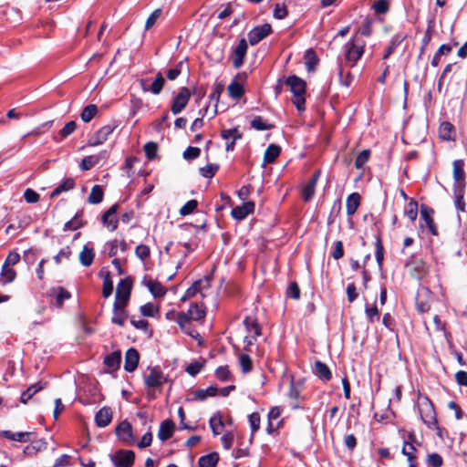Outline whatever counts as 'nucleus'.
I'll use <instances>...</instances> for the list:
<instances>
[{
  "label": "nucleus",
  "mask_w": 467,
  "mask_h": 467,
  "mask_svg": "<svg viewBox=\"0 0 467 467\" xmlns=\"http://www.w3.org/2000/svg\"><path fill=\"white\" fill-rule=\"evenodd\" d=\"M240 78L238 75L228 86L227 91L229 96L234 99H239L243 97L244 90L243 85L237 81Z\"/></svg>",
  "instance_id": "5701e85b"
},
{
  "label": "nucleus",
  "mask_w": 467,
  "mask_h": 467,
  "mask_svg": "<svg viewBox=\"0 0 467 467\" xmlns=\"http://www.w3.org/2000/svg\"><path fill=\"white\" fill-rule=\"evenodd\" d=\"M284 83L289 88L293 93L294 99L293 103L298 111H304L306 109V84L301 78L292 75L284 79Z\"/></svg>",
  "instance_id": "f257e3e1"
},
{
  "label": "nucleus",
  "mask_w": 467,
  "mask_h": 467,
  "mask_svg": "<svg viewBox=\"0 0 467 467\" xmlns=\"http://www.w3.org/2000/svg\"><path fill=\"white\" fill-rule=\"evenodd\" d=\"M244 325L248 333V336L244 338V342L247 346H251L261 335V327L257 320L252 317H246L244 320Z\"/></svg>",
  "instance_id": "0eeeda50"
},
{
  "label": "nucleus",
  "mask_w": 467,
  "mask_h": 467,
  "mask_svg": "<svg viewBox=\"0 0 467 467\" xmlns=\"http://www.w3.org/2000/svg\"><path fill=\"white\" fill-rule=\"evenodd\" d=\"M319 175H320V172L317 171L313 175L311 180L303 188L302 196H303L304 201L308 202L314 196L316 186H317V182L318 181Z\"/></svg>",
  "instance_id": "aec40b11"
},
{
  "label": "nucleus",
  "mask_w": 467,
  "mask_h": 467,
  "mask_svg": "<svg viewBox=\"0 0 467 467\" xmlns=\"http://www.w3.org/2000/svg\"><path fill=\"white\" fill-rule=\"evenodd\" d=\"M16 276V271L8 265H3L2 271H1V278L0 282L3 285H6L8 283H11L15 280Z\"/></svg>",
  "instance_id": "f704fd0d"
},
{
  "label": "nucleus",
  "mask_w": 467,
  "mask_h": 467,
  "mask_svg": "<svg viewBox=\"0 0 467 467\" xmlns=\"http://www.w3.org/2000/svg\"><path fill=\"white\" fill-rule=\"evenodd\" d=\"M254 211V202H246L240 206H236L232 210V216L240 221L244 220L246 216L253 213Z\"/></svg>",
  "instance_id": "4468645a"
},
{
  "label": "nucleus",
  "mask_w": 467,
  "mask_h": 467,
  "mask_svg": "<svg viewBox=\"0 0 467 467\" xmlns=\"http://www.w3.org/2000/svg\"><path fill=\"white\" fill-rule=\"evenodd\" d=\"M147 286H148L149 290L150 291V293L155 297H161L166 294V290L163 287V285L157 281H152V280L148 281Z\"/></svg>",
  "instance_id": "58836bf2"
},
{
  "label": "nucleus",
  "mask_w": 467,
  "mask_h": 467,
  "mask_svg": "<svg viewBox=\"0 0 467 467\" xmlns=\"http://www.w3.org/2000/svg\"><path fill=\"white\" fill-rule=\"evenodd\" d=\"M216 164H207L204 167L200 168V173L205 178H212L218 170Z\"/></svg>",
  "instance_id": "6e6d98bb"
},
{
  "label": "nucleus",
  "mask_w": 467,
  "mask_h": 467,
  "mask_svg": "<svg viewBox=\"0 0 467 467\" xmlns=\"http://www.w3.org/2000/svg\"><path fill=\"white\" fill-rule=\"evenodd\" d=\"M453 126L447 121L442 122L439 128L440 137L444 140H450L452 139Z\"/></svg>",
  "instance_id": "79ce46f5"
},
{
  "label": "nucleus",
  "mask_w": 467,
  "mask_h": 467,
  "mask_svg": "<svg viewBox=\"0 0 467 467\" xmlns=\"http://www.w3.org/2000/svg\"><path fill=\"white\" fill-rule=\"evenodd\" d=\"M280 152L281 149L279 146L270 144L265 151L264 161L266 163H273L280 155Z\"/></svg>",
  "instance_id": "2f4dec72"
},
{
  "label": "nucleus",
  "mask_w": 467,
  "mask_h": 467,
  "mask_svg": "<svg viewBox=\"0 0 467 467\" xmlns=\"http://www.w3.org/2000/svg\"><path fill=\"white\" fill-rule=\"evenodd\" d=\"M314 373L321 379L328 381L332 378L329 368L321 361L315 362Z\"/></svg>",
  "instance_id": "bb28decb"
},
{
  "label": "nucleus",
  "mask_w": 467,
  "mask_h": 467,
  "mask_svg": "<svg viewBox=\"0 0 467 467\" xmlns=\"http://www.w3.org/2000/svg\"><path fill=\"white\" fill-rule=\"evenodd\" d=\"M218 462L219 454L214 451L200 457L198 465L199 467H215Z\"/></svg>",
  "instance_id": "c756f323"
},
{
  "label": "nucleus",
  "mask_w": 467,
  "mask_h": 467,
  "mask_svg": "<svg viewBox=\"0 0 467 467\" xmlns=\"http://www.w3.org/2000/svg\"><path fill=\"white\" fill-rule=\"evenodd\" d=\"M99 160H100V156L99 155L87 156V157L82 159V161H81V162L79 164V168H80L81 171H88L92 167H94L96 164H98Z\"/></svg>",
  "instance_id": "ea45409f"
},
{
  "label": "nucleus",
  "mask_w": 467,
  "mask_h": 467,
  "mask_svg": "<svg viewBox=\"0 0 467 467\" xmlns=\"http://www.w3.org/2000/svg\"><path fill=\"white\" fill-rule=\"evenodd\" d=\"M419 411L424 424L429 428L437 426L436 413L433 404L428 398H424L419 403Z\"/></svg>",
  "instance_id": "7ed1b4c3"
},
{
  "label": "nucleus",
  "mask_w": 467,
  "mask_h": 467,
  "mask_svg": "<svg viewBox=\"0 0 467 467\" xmlns=\"http://www.w3.org/2000/svg\"><path fill=\"white\" fill-rule=\"evenodd\" d=\"M406 216L411 221H415L418 215V205L415 202H410L405 208Z\"/></svg>",
  "instance_id": "8fccbe9b"
},
{
  "label": "nucleus",
  "mask_w": 467,
  "mask_h": 467,
  "mask_svg": "<svg viewBox=\"0 0 467 467\" xmlns=\"http://www.w3.org/2000/svg\"><path fill=\"white\" fill-rule=\"evenodd\" d=\"M98 113V107L94 104L86 106L81 112V119L84 122H89Z\"/></svg>",
  "instance_id": "37998d69"
},
{
  "label": "nucleus",
  "mask_w": 467,
  "mask_h": 467,
  "mask_svg": "<svg viewBox=\"0 0 467 467\" xmlns=\"http://www.w3.org/2000/svg\"><path fill=\"white\" fill-rule=\"evenodd\" d=\"M174 429L175 424L171 420H163L160 425L158 438L162 441H167L173 435Z\"/></svg>",
  "instance_id": "6ab92c4d"
},
{
  "label": "nucleus",
  "mask_w": 467,
  "mask_h": 467,
  "mask_svg": "<svg viewBox=\"0 0 467 467\" xmlns=\"http://www.w3.org/2000/svg\"><path fill=\"white\" fill-rule=\"evenodd\" d=\"M135 454L130 450H119L110 455L115 467H131L134 463Z\"/></svg>",
  "instance_id": "39448f33"
},
{
  "label": "nucleus",
  "mask_w": 467,
  "mask_h": 467,
  "mask_svg": "<svg viewBox=\"0 0 467 467\" xmlns=\"http://www.w3.org/2000/svg\"><path fill=\"white\" fill-rule=\"evenodd\" d=\"M121 361L120 351H114L110 355H108L104 359V364L108 368L112 371L117 370L119 368Z\"/></svg>",
  "instance_id": "cd10ccee"
},
{
  "label": "nucleus",
  "mask_w": 467,
  "mask_h": 467,
  "mask_svg": "<svg viewBox=\"0 0 467 467\" xmlns=\"http://www.w3.org/2000/svg\"><path fill=\"white\" fill-rule=\"evenodd\" d=\"M344 52L346 60L354 66L364 53V44L356 39H350L345 44Z\"/></svg>",
  "instance_id": "20e7f679"
},
{
  "label": "nucleus",
  "mask_w": 467,
  "mask_h": 467,
  "mask_svg": "<svg viewBox=\"0 0 467 467\" xmlns=\"http://www.w3.org/2000/svg\"><path fill=\"white\" fill-rule=\"evenodd\" d=\"M202 280L195 281L184 293V295L182 296L181 301L186 302L187 300L191 299L192 297L195 296L197 293L201 291L202 287Z\"/></svg>",
  "instance_id": "e433bc0d"
},
{
  "label": "nucleus",
  "mask_w": 467,
  "mask_h": 467,
  "mask_svg": "<svg viewBox=\"0 0 467 467\" xmlns=\"http://www.w3.org/2000/svg\"><path fill=\"white\" fill-rule=\"evenodd\" d=\"M210 427L214 436L220 433L219 428L223 426L222 416L220 413L214 414L209 420Z\"/></svg>",
  "instance_id": "c03bdc74"
},
{
  "label": "nucleus",
  "mask_w": 467,
  "mask_h": 467,
  "mask_svg": "<svg viewBox=\"0 0 467 467\" xmlns=\"http://www.w3.org/2000/svg\"><path fill=\"white\" fill-rule=\"evenodd\" d=\"M143 381L148 389V395L153 399L155 398L154 390L166 383L167 377L159 367H152L143 374Z\"/></svg>",
  "instance_id": "f03ea898"
},
{
  "label": "nucleus",
  "mask_w": 467,
  "mask_h": 467,
  "mask_svg": "<svg viewBox=\"0 0 467 467\" xmlns=\"http://www.w3.org/2000/svg\"><path fill=\"white\" fill-rule=\"evenodd\" d=\"M248 45L244 38H242L234 50L233 54V65L235 68H240L247 53Z\"/></svg>",
  "instance_id": "f8f14e48"
},
{
  "label": "nucleus",
  "mask_w": 467,
  "mask_h": 467,
  "mask_svg": "<svg viewBox=\"0 0 467 467\" xmlns=\"http://www.w3.org/2000/svg\"><path fill=\"white\" fill-rule=\"evenodd\" d=\"M116 435L118 438L126 444H133L134 437L132 433V426L127 421H121L116 428Z\"/></svg>",
  "instance_id": "9b49d317"
},
{
  "label": "nucleus",
  "mask_w": 467,
  "mask_h": 467,
  "mask_svg": "<svg viewBox=\"0 0 467 467\" xmlns=\"http://www.w3.org/2000/svg\"><path fill=\"white\" fill-rule=\"evenodd\" d=\"M216 378L221 381H227L230 379V371L227 366H221L215 370Z\"/></svg>",
  "instance_id": "052dcab7"
},
{
  "label": "nucleus",
  "mask_w": 467,
  "mask_h": 467,
  "mask_svg": "<svg viewBox=\"0 0 467 467\" xmlns=\"http://www.w3.org/2000/svg\"><path fill=\"white\" fill-rule=\"evenodd\" d=\"M33 432L28 431H20V432H12L11 431H1V436L8 439L10 441H16L19 442H27L30 441Z\"/></svg>",
  "instance_id": "412c9836"
},
{
  "label": "nucleus",
  "mask_w": 467,
  "mask_h": 467,
  "mask_svg": "<svg viewBox=\"0 0 467 467\" xmlns=\"http://www.w3.org/2000/svg\"><path fill=\"white\" fill-rule=\"evenodd\" d=\"M217 393V389L215 387H209L206 389H197L194 392V397L196 400H204L207 397H213Z\"/></svg>",
  "instance_id": "49530a36"
},
{
  "label": "nucleus",
  "mask_w": 467,
  "mask_h": 467,
  "mask_svg": "<svg viewBox=\"0 0 467 467\" xmlns=\"http://www.w3.org/2000/svg\"><path fill=\"white\" fill-rule=\"evenodd\" d=\"M221 136L226 140H229L230 139L236 140L241 138V134L237 129L223 130Z\"/></svg>",
  "instance_id": "69168bd1"
},
{
  "label": "nucleus",
  "mask_w": 467,
  "mask_h": 467,
  "mask_svg": "<svg viewBox=\"0 0 467 467\" xmlns=\"http://www.w3.org/2000/svg\"><path fill=\"white\" fill-rule=\"evenodd\" d=\"M49 296H52L56 298L57 306L58 307L62 306L64 301L70 298L71 296L70 293L61 286L53 287L49 291Z\"/></svg>",
  "instance_id": "a878e982"
},
{
  "label": "nucleus",
  "mask_w": 467,
  "mask_h": 467,
  "mask_svg": "<svg viewBox=\"0 0 467 467\" xmlns=\"http://www.w3.org/2000/svg\"><path fill=\"white\" fill-rule=\"evenodd\" d=\"M415 441V435L414 433H410L408 437V441H404L403 447H402V453L407 456L408 462L415 461V452L416 448L413 445V442Z\"/></svg>",
  "instance_id": "4be33fe9"
},
{
  "label": "nucleus",
  "mask_w": 467,
  "mask_h": 467,
  "mask_svg": "<svg viewBox=\"0 0 467 467\" xmlns=\"http://www.w3.org/2000/svg\"><path fill=\"white\" fill-rule=\"evenodd\" d=\"M74 187V180L72 178H67L52 191L50 197L55 198L58 196L61 192L72 190Z\"/></svg>",
  "instance_id": "7c9ffc66"
},
{
  "label": "nucleus",
  "mask_w": 467,
  "mask_h": 467,
  "mask_svg": "<svg viewBox=\"0 0 467 467\" xmlns=\"http://www.w3.org/2000/svg\"><path fill=\"white\" fill-rule=\"evenodd\" d=\"M239 364L244 373H248L252 370V359L247 354H241L239 356Z\"/></svg>",
  "instance_id": "09e8293b"
},
{
  "label": "nucleus",
  "mask_w": 467,
  "mask_h": 467,
  "mask_svg": "<svg viewBox=\"0 0 467 467\" xmlns=\"http://www.w3.org/2000/svg\"><path fill=\"white\" fill-rule=\"evenodd\" d=\"M251 127L256 130H267L272 128V126L265 123L260 116H257L252 119Z\"/></svg>",
  "instance_id": "603ef678"
},
{
  "label": "nucleus",
  "mask_w": 467,
  "mask_h": 467,
  "mask_svg": "<svg viewBox=\"0 0 467 467\" xmlns=\"http://www.w3.org/2000/svg\"><path fill=\"white\" fill-rule=\"evenodd\" d=\"M427 462L432 467H441L443 463L442 458L438 453H431L428 455Z\"/></svg>",
  "instance_id": "774afa93"
},
{
  "label": "nucleus",
  "mask_w": 467,
  "mask_h": 467,
  "mask_svg": "<svg viewBox=\"0 0 467 467\" xmlns=\"http://www.w3.org/2000/svg\"><path fill=\"white\" fill-rule=\"evenodd\" d=\"M306 66L308 71H314L317 63V58L315 52L307 50L306 53Z\"/></svg>",
  "instance_id": "3c124183"
},
{
  "label": "nucleus",
  "mask_w": 467,
  "mask_h": 467,
  "mask_svg": "<svg viewBox=\"0 0 467 467\" xmlns=\"http://www.w3.org/2000/svg\"><path fill=\"white\" fill-rule=\"evenodd\" d=\"M111 420L112 410L109 407H103L96 413L95 421L96 424L100 428L108 426L111 422Z\"/></svg>",
  "instance_id": "a211bd4d"
},
{
  "label": "nucleus",
  "mask_w": 467,
  "mask_h": 467,
  "mask_svg": "<svg viewBox=\"0 0 467 467\" xmlns=\"http://www.w3.org/2000/svg\"><path fill=\"white\" fill-rule=\"evenodd\" d=\"M192 96V92L188 88H182L179 93L174 97L171 106V111L172 114L177 115L181 113L184 108L187 106Z\"/></svg>",
  "instance_id": "423d86ee"
},
{
  "label": "nucleus",
  "mask_w": 467,
  "mask_h": 467,
  "mask_svg": "<svg viewBox=\"0 0 467 467\" xmlns=\"http://www.w3.org/2000/svg\"><path fill=\"white\" fill-rule=\"evenodd\" d=\"M451 51V47L447 44L441 45L436 53L434 54L432 59H431V66L432 67H438L441 61V56L448 55Z\"/></svg>",
  "instance_id": "4c0bfd02"
},
{
  "label": "nucleus",
  "mask_w": 467,
  "mask_h": 467,
  "mask_svg": "<svg viewBox=\"0 0 467 467\" xmlns=\"http://www.w3.org/2000/svg\"><path fill=\"white\" fill-rule=\"evenodd\" d=\"M191 320H201L205 316V311L202 306L198 304H192L187 312Z\"/></svg>",
  "instance_id": "c9c22d12"
},
{
  "label": "nucleus",
  "mask_w": 467,
  "mask_h": 467,
  "mask_svg": "<svg viewBox=\"0 0 467 467\" xmlns=\"http://www.w3.org/2000/svg\"><path fill=\"white\" fill-rule=\"evenodd\" d=\"M201 150L197 147L189 146L183 152V158L188 161L194 160L200 156Z\"/></svg>",
  "instance_id": "bf43d9fd"
},
{
  "label": "nucleus",
  "mask_w": 467,
  "mask_h": 467,
  "mask_svg": "<svg viewBox=\"0 0 467 467\" xmlns=\"http://www.w3.org/2000/svg\"><path fill=\"white\" fill-rule=\"evenodd\" d=\"M360 204V195L358 192H353L348 196L346 201V210L348 215H353Z\"/></svg>",
  "instance_id": "b1692460"
},
{
  "label": "nucleus",
  "mask_w": 467,
  "mask_h": 467,
  "mask_svg": "<svg viewBox=\"0 0 467 467\" xmlns=\"http://www.w3.org/2000/svg\"><path fill=\"white\" fill-rule=\"evenodd\" d=\"M94 256L93 248L85 245L79 254V262L84 266H89L93 263Z\"/></svg>",
  "instance_id": "473e14b6"
},
{
  "label": "nucleus",
  "mask_w": 467,
  "mask_h": 467,
  "mask_svg": "<svg viewBox=\"0 0 467 467\" xmlns=\"http://www.w3.org/2000/svg\"><path fill=\"white\" fill-rule=\"evenodd\" d=\"M158 310H159L158 307L151 303H148V304H145L140 306V313L144 317H152L155 316V314L158 312Z\"/></svg>",
  "instance_id": "13d9d810"
},
{
  "label": "nucleus",
  "mask_w": 467,
  "mask_h": 467,
  "mask_svg": "<svg viewBox=\"0 0 467 467\" xmlns=\"http://www.w3.org/2000/svg\"><path fill=\"white\" fill-rule=\"evenodd\" d=\"M365 312H366V316H367L368 319L369 320V322L373 323L375 321L379 320V312L377 306H367Z\"/></svg>",
  "instance_id": "680f3d73"
},
{
  "label": "nucleus",
  "mask_w": 467,
  "mask_h": 467,
  "mask_svg": "<svg viewBox=\"0 0 467 467\" xmlns=\"http://www.w3.org/2000/svg\"><path fill=\"white\" fill-rule=\"evenodd\" d=\"M197 206L198 202L196 200H190L180 209V214L182 216L188 215L192 213Z\"/></svg>",
  "instance_id": "864d4df0"
},
{
  "label": "nucleus",
  "mask_w": 467,
  "mask_h": 467,
  "mask_svg": "<svg viewBox=\"0 0 467 467\" xmlns=\"http://www.w3.org/2000/svg\"><path fill=\"white\" fill-rule=\"evenodd\" d=\"M104 192L100 185H94L88 197V202L90 204H99L102 202Z\"/></svg>",
  "instance_id": "72a5a7b5"
},
{
  "label": "nucleus",
  "mask_w": 467,
  "mask_h": 467,
  "mask_svg": "<svg viewBox=\"0 0 467 467\" xmlns=\"http://www.w3.org/2000/svg\"><path fill=\"white\" fill-rule=\"evenodd\" d=\"M248 421L252 430V433L257 431L260 428V415L257 412H254L248 416Z\"/></svg>",
  "instance_id": "4d7b16f0"
},
{
  "label": "nucleus",
  "mask_w": 467,
  "mask_h": 467,
  "mask_svg": "<svg viewBox=\"0 0 467 467\" xmlns=\"http://www.w3.org/2000/svg\"><path fill=\"white\" fill-rule=\"evenodd\" d=\"M410 275L416 279H421L428 272L427 264L419 258H412L406 264Z\"/></svg>",
  "instance_id": "9d476101"
},
{
  "label": "nucleus",
  "mask_w": 467,
  "mask_h": 467,
  "mask_svg": "<svg viewBox=\"0 0 467 467\" xmlns=\"http://www.w3.org/2000/svg\"><path fill=\"white\" fill-rule=\"evenodd\" d=\"M165 79L162 77L161 73H157L154 81L149 87V92H151L154 95H158L162 90L164 86Z\"/></svg>",
  "instance_id": "a19ab883"
},
{
  "label": "nucleus",
  "mask_w": 467,
  "mask_h": 467,
  "mask_svg": "<svg viewBox=\"0 0 467 467\" xmlns=\"http://www.w3.org/2000/svg\"><path fill=\"white\" fill-rule=\"evenodd\" d=\"M150 247L146 244H140L135 249V254L142 261L148 258L150 256Z\"/></svg>",
  "instance_id": "0e129e2a"
},
{
  "label": "nucleus",
  "mask_w": 467,
  "mask_h": 467,
  "mask_svg": "<svg viewBox=\"0 0 467 467\" xmlns=\"http://www.w3.org/2000/svg\"><path fill=\"white\" fill-rule=\"evenodd\" d=\"M131 292V281L129 278L121 279L117 285L115 303L127 305Z\"/></svg>",
  "instance_id": "1a4fd4ad"
},
{
  "label": "nucleus",
  "mask_w": 467,
  "mask_h": 467,
  "mask_svg": "<svg viewBox=\"0 0 467 467\" xmlns=\"http://www.w3.org/2000/svg\"><path fill=\"white\" fill-rule=\"evenodd\" d=\"M119 205L113 204L102 215L103 224L110 231H115L118 228V219L116 216Z\"/></svg>",
  "instance_id": "ddd939ff"
},
{
  "label": "nucleus",
  "mask_w": 467,
  "mask_h": 467,
  "mask_svg": "<svg viewBox=\"0 0 467 467\" xmlns=\"http://www.w3.org/2000/svg\"><path fill=\"white\" fill-rule=\"evenodd\" d=\"M46 384L39 381L37 383H35L31 386H29L22 394L20 397V401L24 404H26L36 393L40 391L45 388Z\"/></svg>",
  "instance_id": "393cba45"
},
{
  "label": "nucleus",
  "mask_w": 467,
  "mask_h": 467,
  "mask_svg": "<svg viewBox=\"0 0 467 467\" xmlns=\"http://www.w3.org/2000/svg\"><path fill=\"white\" fill-rule=\"evenodd\" d=\"M139 359H140L139 352L133 348H129L125 355V363H124L125 370L128 372L134 371L138 367Z\"/></svg>",
  "instance_id": "dca6fc26"
},
{
  "label": "nucleus",
  "mask_w": 467,
  "mask_h": 467,
  "mask_svg": "<svg viewBox=\"0 0 467 467\" xmlns=\"http://www.w3.org/2000/svg\"><path fill=\"white\" fill-rule=\"evenodd\" d=\"M24 198L27 203H36L40 200V195L33 189L27 188L24 192Z\"/></svg>",
  "instance_id": "5fc2aeb1"
},
{
  "label": "nucleus",
  "mask_w": 467,
  "mask_h": 467,
  "mask_svg": "<svg viewBox=\"0 0 467 467\" xmlns=\"http://www.w3.org/2000/svg\"><path fill=\"white\" fill-rule=\"evenodd\" d=\"M463 161L456 160L453 161V179L456 182L464 180Z\"/></svg>",
  "instance_id": "a18cd8bd"
},
{
  "label": "nucleus",
  "mask_w": 467,
  "mask_h": 467,
  "mask_svg": "<svg viewBox=\"0 0 467 467\" xmlns=\"http://www.w3.org/2000/svg\"><path fill=\"white\" fill-rule=\"evenodd\" d=\"M157 144L155 142H147L145 145H144V151H145V155L146 157L149 159V160H152L155 158L156 156V153H157Z\"/></svg>",
  "instance_id": "e2e57ef3"
},
{
  "label": "nucleus",
  "mask_w": 467,
  "mask_h": 467,
  "mask_svg": "<svg viewBox=\"0 0 467 467\" xmlns=\"http://www.w3.org/2000/svg\"><path fill=\"white\" fill-rule=\"evenodd\" d=\"M370 156L369 150H363L356 158L355 167L357 169H362L364 165L368 162Z\"/></svg>",
  "instance_id": "de8ad7c7"
},
{
  "label": "nucleus",
  "mask_w": 467,
  "mask_h": 467,
  "mask_svg": "<svg viewBox=\"0 0 467 467\" xmlns=\"http://www.w3.org/2000/svg\"><path fill=\"white\" fill-rule=\"evenodd\" d=\"M127 305H120L119 303H114L113 305V316L111 318L112 323L117 324L120 327L125 325L128 317V312L125 307Z\"/></svg>",
  "instance_id": "f3484780"
},
{
  "label": "nucleus",
  "mask_w": 467,
  "mask_h": 467,
  "mask_svg": "<svg viewBox=\"0 0 467 467\" xmlns=\"http://www.w3.org/2000/svg\"><path fill=\"white\" fill-rule=\"evenodd\" d=\"M82 225L81 219L78 216H74L70 221L67 222L64 225V231H74Z\"/></svg>",
  "instance_id": "338daca9"
},
{
  "label": "nucleus",
  "mask_w": 467,
  "mask_h": 467,
  "mask_svg": "<svg viewBox=\"0 0 467 467\" xmlns=\"http://www.w3.org/2000/svg\"><path fill=\"white\" fill-rule=\"evenodd\" d=\"M420 215L425 223L426 227L433 235L438 234L437 226L433 221L431 213L427 208H421Z\"/></svg>",
  "instance_id": "c85d7f7f"
},
{
  "label": "nucleus",
  "mask_w": 467,
  "mask_h": 467,
  "mask_svg": "<svg viewBox=\"0 0 467 467\" xmlns=\"http://www.w3.org/2000/svg\"><path fill=\"white\" fill-rule=\"evenodd\" d=\"M114 128L110 125H106L99 129L94 136L90 139L89 144L92 146H97L104 143L109 137V135L113 132Z\"/></svg>",
  "instance_id": "2eb2a0df"
},
{
  "label": "nucleus",
  "mask_w": 467,
  "mask_h": 467,
  "mask_svg": "<svg viewBox=\"0 0 467 467\" xmlns=\"http://www.w3.org/2000/svg\"><path fill=\"white\" fill-rule=\"evenodd\" d=\"M272 32L271 25L264 24L254 27L248 33V41L250 45L254 46L268 36Z\"/></svg>",
  "instance_id": "6e6552de"
}]
</instances>
